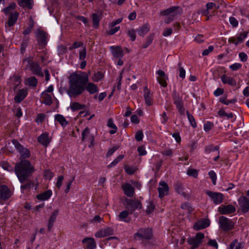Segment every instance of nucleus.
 Segmentation results:
<instances>
[{
  "label": "nucleus",
  "mask_w": 249,
  "mask_h": 249,
  "mask_svg": "<svg viewBox=\"0 0 249 249\" xmlns=\"http://www.w3.org/2000/svg\"><path fill=\"white\" fill-rule=\"evenodd\" d=\"M88 74L84 72L71 74L69 77V88L67 93L71 98H76L81 95L85 89L92 94L98 91L97 86L92 83H88Z\"/></svg>",
  "instance_id": "nucleus-1"
},
{
  "label": "nucleus",
  "mask_w": 249,
  "mask_h": 249,
  "mask_svg": "<svg viewBox=\"0 0 249 249\" xmlns=\"http://www.w3.org/2000/svg\"><path fill=\"white\" fill-rule=\"evenodd\" d=\"M15 171L20 182L29 178L34 172V167L28 160H21L15 166Z\"/></svg>",
  "instance_id": "nucleus-2"
},
{
  "label": "nucleus",
  "mask_w": 249,
  "mask_h": 249,
  "mask_svg": "<svg viewBox=\"0 0 249 249\" xmlns=\"http://www.w3.org/2000/svg\"><path fill=\"white\" fill-rule=\"evenodd\" d=\"M152 236V231L148 228H141L134 234V238L136 240H149Z\"/></svg>",
  "instance_id": "nucleus-3"
},
{
  "label": "nucleus",
  "mask_w": 249,
  "mask_h": 249,
  "mask_svg": "<svg viewBox=\"0 0 249 249\" xmlns=\"http://www.w3.org/2000/svg\"><path fill=\"white\" fill-rule=\"evenodd\" d=\"M23 62L24 63H27V67H29L30 70L32 71L34 74L41 77L43 76V74L39 65L37 63L33 62L32 58H26L23 60Z\"/></svg>",
  "instance_id": "nucleus-4"
},
{
  "label": "nucleus",
  "mask_w": 249,
  "mask_h": 249,
  "mask_svg": "<svg viewBox=\"0 0 249 249\" xmlns=\"http://www.w3.org/2000/svg\"><path fill=\"white\" fill-rule=\"evenodd\" d=\"M218 223L220 228L224 231H228L233 229L234 223L232 220L224 216L219 217Z\"/></svg>",
  "instance_id": "nucleus-5"
},
{
  "label": "nucleus",
  "mask_w": 249,
  "mask_h": 249,
  "mask_svg": "<svg viewBox=\"0 0 249 249\" xmlns=\"http://www.w3.org/2000/svg\"><path fill=\"white\" fill-rule=\"evenodd\" d=\"M174 104L176 105L177 108L180 114L184 115L185 108L183 107L182 98L176 90H174L172 94Z\"/></svg>",
  "instance_id": "nucleus-6"
},
{
  "label": "nucleus",
  "mask_w": 249,
  "mask_h": 249,
  "mask_svg": "<svg viewBox=\"0 0 249 249\" xmlns=\"http://www.w3.org/2000/svg\"><path fill=\"white\" fill-rule=\"evenodd\" d=\"M35 35L38 44L42 48L45 46L47 43V34L38 29L35 32Z\"/></svg>",
  "instance_id": "nucleus-7"
},
{
  "label": "nucleus",
  "mask_w": 249,
  "mask_h": 249,
  "mask_svg": "<svg viewBox=\"0 0 249 249\" xmlns=\"http://www.w3.org/2000/svg\"><path fill=\"white\" fill-rule=\"evenodd\" d=\"M12 143L15 146V148L18 151L21 155V159L28 158L30 156V152L29 150L24 148L22 145H21L18 140L14 139L12 141Z\"/></svg>",
  "instance_id": "nucleus-8"
},
{
  "label": "nucleus",
  "mask_w": 249,
  "mask_h": 249,
  "mask_svg": "<svg viewBox=\"0 0 249 249\" xmlns=\"http://www.w3.org/2000/svg\"><path fill=\"white\" fill-rule=\"evenodd\" d=\"M142 207V203L138 200L126 199V208L130 213H132L136 209H141Z\"/></svg>",
  "instance_id": "nucleus-9"
},
{
  "label": "nucleus",
  "mask_w": 249,
  "mask_h": 249,
  "mask_svg": "<svg viewBox=\"0 0 249 249\" xmlns=\"http://www.w3.org/2000/svg\"><path fill=\"white\" fill-rule=\"evenodd\" d=\"M206 194L212 199L215 205L221 204L224 199V195L222 193L207 191Z\"/></svg>",
  "instance_id": "nucleus-10"
},
{
  "label": "nucleus",
  "mask_w": 249,
  "mask_h": 249,
  "mask_svg": "<svg viewBox=\"0 0 249 249\" xmlns=\"http://www.w3.org/2000/svg\"><path fill=\"white\" fill-rule=\"evenodd\" d=\"M239 209L243 213H246L249 210V200L245 196H242L238 199Z\"/></svg>",
  "instance_id": "nucleus-11"
},
{
  "label": "nucleus",
  "mask_w": 249,
  "mask_h": 249,
  "mask_svg": "<svg viewBox=\"0 0 249 249\" xmlns=\"http://www.w3.org/2000/svg\"><path fill=\"white\" fill-rule=\"evenodd\" d=\"M235 211V207L231 204L221 205L218 208V211L221 214H230L234 213Z\"/></svg>",
  "instance_id": "nucleus-12"
},
{
  "label": "nucleus",
  "mask_w": 249,
  "mask_h": 249,
  "mask_svg": "<svg viewBox=\"0 0 249 249\" xmlns=\"http://www.w3.org/2000/svg\"><path fill=\"white\" fill-rule=\"evenodd\" d=\"M23 182H20L22 183L20 186V189L22 193H28L34 186V182L31 180L29 178H27Z\"/></svg>",
  "instance_id": "nucleus-13"
},
{
  "label": "nucleus",
  "mask_w": 249,
  "mask_h": 249,
  "mask_svg": "<svg viewBox=\"0 0 249 249\" xmlns=\"http://www.w3.org/2000/svg\"><path fill=\"white\" fill-rule=\"evenodd\" d=\"M18 16L19 13L16 11L9 13L8 20L5 23V27L6 29L15 24L17 21Z\"/></svg>",
  "instance_id": "nucleus-14"
},
{
  "label": "nucleus",
  "mask_w": 249,
  "mask_h": 249,
  "mask_svg": "<svg viewBox=\"0 0 249 249\" xmlns=\"http://www.w3.org/2000/svg\"><path fill=\"white\" fill-rule=\"evenodd\" d=\"M81 140L84 141H89L90 142L89 147H91L93 145L94 137L90 133L89 129L86 127L82 132Z\"/></svg>",
  "instance_id": "nucleus-15"
},
{
  "label": "nucleus",
  "mask_w": 249,
  "mask_h": 249,
  "mask_svg": "<svg viewBox=\"0 0 249 249\" xmlns=\"http://www.w3.org/2000/svg\"><path fill=\"white\" fill-rule=\"evenodd\" d=\"M210 220L208 219H201L196 221L194 225L193 228L196 231L205 229L209 226Z\"/></svg>",
  "instance_id": "nucleus-16"
},
{
  "label": "nucleus",
  "mask_w": 249,
  "mask_h": 249,
  "mask_svg": "<svg viewBox=\"0 0 249 249\" xmlns=\"http://www.w3.org/2000/svg\"><path fill=\"white\" fill-rule=\"evenodd\" d=\"M159 196L162 198L164 196L168 194L169 187L167 184L163 181L159 183V187L158 188Z\"/></svg>",
  "instance_id": "nucleus-17"
},
{
  "label": "nucleus",
  "mask_w": 249,
  "mask_h": 249,
  "mask_svg": "<svg viewBox=\"0 0 249 249\" xmlns=\"http://www.w3.org/2000/svg\"><path fill=\"white\" fill-rule=\"evenodd\" d=\"M113 230L109 227H106L99 231L95 234V236L97 238H102L109 236L113 234Z\"/></svg>",
  "instance_id": "nucleus-18"
},
{
  "label": "nucleus",
  "mask_w": 249,
  "mask_h": 249,
  "mask_svg": "<svg viewBox=\"0 0 249 249\" xmlns=\"http://www.w3.org/2000/svg\"><path fill=\"white\" fill-rule=\"evenodd\" d=\"M12 193L10 189L5 185H0V198L2 200L8 199Z\"/></svg>",
  "instance_id": "nucleus-19"
},
{
  "label": "nucleus",
  "mask_w": 249,
  "mask_h": 249,
  "mask_svg": "<svg viewBox=\"0 0 249 249\" xmlns=\"http://www.w3.org/2000/svg\"><path fill=\"white\" fill-rule=\"evenodd\" d=\"M122 187L125 195L130 197L133 196L135 190L131 184L129 183L124 184L122 185Z\"/></svg>",
  "instance_id": "nucleus-20"
},
{
  "label": "nucleus",
  "mask_w": 249,
  "mask_h": 249,
  "mask_svg": "<svg viewBox=\"0 0 249 249\" xmlns=\"http://www.w3.org/2000/svg\"><path fill=\"white\" fill-rule=\"evenodd\" d=\"M27 93V90L25 89L19 90L14 98L15 102L17 103H20L26 97Z\"/></svg>",
  "instance_id": "nucleus-21"
},
{
  "label": "nucleus",
  "mask_w": 249,
  "mask_h": 249,
  "mask_svg": "<svg viewBox=\"0 0 249 249\" xmlns=\"http://www.w3.org/2000/svg\"><path fill=\"white\" fill-rule=\"evenodd\" d=\"M37 142L42 145L46 147L51 142V139L49 138V135L47 133H43L41 134L37 138Z\"/></svg>",
  "instance_id": "nucleus-22"
},
{
  "label": "nucleus",
  "mask_w": 249,
  "mask_h": 249,
  "mask_svg": "<svg viewBox=\"0 0 249 249\" xmlns=\"http://www.w3.org/2000/svg\"><path fill=\"white\" fill-rule=\"evenodd\" d=\"M110 49L114 57L122 58L124 56V52L122 48L119 46H110Z\"/></svg>",
  "instance_id": "nucleus-23"
},
{
  "label": "nucleus",
  "mask_w": 249,
  "mask_h": 249,
  "mask_svg": "<svg viewBox=\"0 0 249 249\" xmlns=\"http://www.w3.org/2000/svg\"><path fill=\"white\" fill-rule=\"evenodd\" d=\"M221 80L224 84H228L231 86H235L236 85L235 80L232 77L228 76L226 74H223L221 76Z\"/></svg>",
  "instance_id": "nucleus-24"
},
{
  "label": "nucleus",
  "mask_w": 249,
  "mask_h": 249,
  "mask_svg": "<svg viewBox=\"0 0 249 249\" xmlns=\"http://www.w3.org/2000/svg\"><path fill=\"white\" fill-rule=\"evenodd\" d=\"M143 95L146 104L148 106H151L152 104V93L147 87L144 88Z\"/></svg>",
  "instance_id": "nucleus-25"
},
{
  "label": "nucleus",
  "mask_w": 249,
  "mask_h": 249,
  "mask_svg": "<svg viewBox=\"0 0 249 249\" xmlns=\"http://www.w3.org/2000/svg\"><path fill=\"white\" fill-rule=\"evenodd\" d=\"M59 210L58 209L55 210L51 214L48 222V230L50 231L53 226V223L55 220L56 217L58 214Z\"/></svg>",
  "instance_id": "nucleus-26"
},
{
  "label": "nucleus",
  "mask_w": 249,
  "mask_h": 249,
  "mask_svg": "<svg viewBox=\"0 0 249 249\" xmlns=\"http://www.w3.org/2000/svg\"><path fill=\"white\" fill-rule=\"evenodd\" d=\"M52 195V191L48 190L47 191H45L42 194L37 195L36 198L40 200H46L50 198Z\"/></svg>",
  "instance_id": "nucleus-27"
},
{
  "label": "nucleus",
  "mask_w": 249,
  "mask_h": 249,
  "mask_svg": "<svg viewBox=\"0 0 249 249\" xmlns=\"http://www.w3.org/2000/svg\"><path fill=\"white\" fill-rule=\"evenodd\" d=\"M41 98H42V103L47 105H51L52 104V99L51 96L46 92H43L41 94Z\"/></svg>",
  "instance_id": "nucleus-28"
},
{
  "label": "nucleus",
  "mask_w": 249,
  "mask_h": 249,
  "mask_svg": "<svg viewBox=\"0 0 249 249\" xmlns=\"http://www.w3.org/2000/svg\"><path fill=\"white\" fill-rule=\"evenodd\" d=\"M82 242L86 244L87 248L89 249H94L96 248V244L93 238H85L83 240Z\"/></svg>",
  "instance_id": "nucleus-29"
},
{
  "label": "nucleus",
  "mask_w": 249,
  "mask_h": 249,
  "mask_svg": "<svg viewBox=\"0 0 249 249\" xmlns=\"http://www.w3.org/2000/svg\"><path fill=\"white\" fill-rule=\"evenodd\" d=\"M150 30V26L148 23H146L141 27L138 30V34L142 36H143L146 34Z\"/></svg>",
  "instance_id": "nucleus-30"
},
{
  "label": "nucleus",
  "mask_w": 249,
  "mask_h": 249,
  "mask_svg": "<svg viewBox=\"0 0 249 249\" xmlns=\"http://www.w3.org/2000/svg\"><path fill=\"white\" fill-rule=\"evenodd\" d=\"M244 246L243 242L238 243L237 240L235 239L231 243L229 249H242Z\"/></svg>",
  "instance_id": "nucleus-31"
},
{
  "label": "nucleus",
  "mask_w": 249,
  "mask_h": 249,
  "mask_svg": "<svg viewBox=\"0 0 249 249\" xmlns=\"http://www.w3.org/2000/svg\"><path fill=\"white\" fill-rule=\"evenodd\" d=\"M18 4L21 7L31 9L32 8L33 0H19Z\"/></svg>",
  "instance_id": "nucleus-32"
},
{
  "label": "nucleus",
  "mask_w": 249,
  "mask_h": 249,
  "mask_svg": "<svg viewBox=\"0 0 249 249\" xmlns=\"http://www.w3.org/2000/svg\"><path fill=\"white\" fill-rule=\"evenodd\" d=\"M25 84L30 87H36L37 84V79L35 76L26 79Z\"/></svg>",
  "instance_id": "nucleus-33"
},
{
  "label": "nucleus",
  "mask_w": 249,
  "mask_h": 249,
  "mask_svg": "<svg viewBox=\"0 0 249 249\" xmlns=\"http://www.w3.org/2000/svg\"><path fill=\"white\" fill-rule=\"evenodd\" d=\"M107 126L112 129L109 131L110 134H115L117 130V127L116 125L113 123V121L112 118H110L107 123Z\"/></svg>",
  "instance_id": "nucleus-34"
},
{
  "label": "nucleus",
  "mask_w": 249,
  "mask_h": 249,
  "mask_svg": "<svg viewBox=\"0 0 249 249\" xmlns=\"http://www.w3.org/2000/svg\"><path fill=\"white\" fill-rule=\"evenodd\" d=\"M55 120L58 121L62 126H65L68 124V122L64 116L60 114H56L55 116Z\"/></svg>",
  "instance_id": "nucleus-35"
},
{
  "label": "nucleus",
  "mask_w": 249,
  "mask_h": 249,
  "mask_svg": "<svg viewBox=\"0 0 249 249\" xmlns=\"http://www.w3.org/2000/svg\"><path fill=\"white\" fill-rule=\"evenodd\" d=\"M92 20L93 21V26L96 28L99 26V21L101 19V18L99 15L96 13L92 14Z\"/></svg>",
  "instance_id": "nucleus-36"
},
{
  "label": "nucleus",
  "mask_w": 249,
  "mask_h": 249,
  "mask_svg": "<svg viewBox=\"0 0 249 249\" xmlns=\"http://www.w3.org/2000/svg\"><path fill=\"white\" fill-rule=\"evenodd\" d=\"M70 107L72 111H75L83 109L85 107V106L75 102L71 104Z\"/></svg>",
  "instance_id": "nucleus-37"
},
{
  "label": "nucleus",
  "mask_w": 249,
  "mask_h": 249,
  "mask_svg": "<svg viewBox=\"0 0 249 249\" xmlns=\"http://www.w3.org/2000/svg\"><path fill=\"white\" fill-rule=\"evenodd\" d=\"M187 242L189 244L195 246V248H197L199 245L201 244L200 242H199L196 240V238L190 237L187 239Z\"/></svg>",
  "instance_id": "nucleus-38"
},
{
  "label": "nucleus",
  "mask_w": 249,
  "mask_h": 249,
  "mask_svg": "<svg viewBox=\"0 0 249 249\" xmlns=\"http://www.w3.org/2000/svg\"><path fill=\"white\" fill-rule=\"evenodd\" d=\"M129 213H130V212L128 210H124V211L121 212L119 215V218H120V220H122V221H124V222H128L129 221H127V220H125L124 219L127 217Z\"/></svg>",
  "instance_id": "nucleus-39"
},
{
  "label": "nucleus",
  "mask_w": 249,
  "mask_h": 249,
  "mask_svg": "<svg viewBox=\"0 0 249 249\" xmlns=\"http://www.w3.org/2000/svg\"><path fill=\"white\" fill-rule=\"evenodd\" d=\"M12 80L14 81V89H16L18 85L21 83V77L18 75H14L12 77Z\"/></svg>",
  "instance_id": "nucleus-40"
},
{
  "label": "nucleus",
  "mask_w": 249,
  "mask_h": 249,
  "mask_svg": "<svg viewBox=\"0 0 249 249\" xmlns=\"http://www.w3.org/2000/svg\"><path fill=\"white\" fill-rule=\"evenodd\" d=\"M186 113H187L188 119L191 125L193 127L195 128L196 126V123L194 117H193V116L192 114H191L189 112V111H187Z\"/></svg>",
  "instance_id": "nucleus-41"
},
{
  "label": "nucleus",
  "mask_w": 249,
  "mask_h": 249,
  "mask_svg": "<svg viewBox=\"0 0 249 249\" xmlns=\"http://www.w3.org/2000/svg\"><path fill=\"white\" fill-rule=\"evenodd\" d=\"M16 7V4L15 3H12L10 5H9L8 6L6 7L4 9L2 10V11L4 12V13H5L6 15L8 14H9L11 10H14Z\"/></svg>",
  "instance_id": "nucleus-42"
},
{
  "label": "nucleus",
  "mask_w": 249,
  "mask_h": 249,
  "mask_svg": "<svg viewBox=\"0 0 249 249\" xmlns=\"http://www.w3.org/2000/svg\"><path fill=\"white\" fill-rule=\"evenodd\" d=\"M28 44V39L27 38H24L20 45V51L21 53H23L25 50Z\"/></svg>",
  "instance_id": "nucleus-43"
},
{
  "label": "nucleus",
  "mask_w": 249,
  "mask_h": 249,
  "mask_svg": "<svg viewBox=\"0 0 249 249\" xmlns=\"http://www.w3.org/2000/svg\"><path fill=\"white\" fill-rule=\"evenodd\" d=\"M79 60H84L86 57L87 50L85 47L79 51Z\"/></svg>",
  "instance_id": "nucleus-44"
},
{
  "label": "nucleus",
  "mask_w": 249,
  "mask_h": 249,
  "mask_svg": "<svg viewBox=\"0 0 249 249\" xmlns=\"http://www.w3.org/2000/svg\"><path fill=\"white\" fill-rule=\"evenodd\" d=\"M219 147L218 146H213L212 145H210L205 147V151L208 153L214 151H218Z\"/></svg>",
  "instance_id": "nucleus-45"
},
{
  "label": "nucleus",
  "mask_w": 249,
  "mask_h": 249,
  "mask_svg": "<svg viewBox=\"0 0 249 249\" xmlns=\"http://www.w3.org/2000/svg\"><path fill=\"white\" fill-rule=\"evenodd\" d=\"M175 188L177 193L180 194H183V186L181 183H176L175 184Z\"/></svg>",
  "instance_id": "nucleus-46"
},
{
  "label": "nucleus",
  "mask_w": 249,
  "mask_h": 249,
  "mask_svg": "<svg viewBox=\"0 0 249 249\" xmlns=\"http://www.w3.org/2000/svg\"><path fill=\"white\" fill-rule=\"evenodd\" d=\"M83 46V43L81 41H75L71 46L69 49L70 50H72L74 49L78 48L79 47H82Z\"/></svg>",
  "instance_id": "nucleus-47"
},
{
  "label": "nucleus",
  "mask_w": 249,
  "mask_h": 249,
  "mask_svg": "<svg viewBox=\"0 0 249 249\" xmlns=\"http://www.w3.org/2000/svg\"><path fill=\"white\" fill-rule=\"evenodd\" d=\"M187 174L189 176L193 177L195 178H196L198 176L197 171L196 170L194 169H188Z\"/></svg>",
  "instance_id": "nucleus-48"
},
{
  "label": "nucleus",
  "mask_w": 249,
  "mask_h": 249,
  "mask_svg": "<svg viewBox=\"0 0 249 249\" xmlns=\"http://www.w3.org/2000/svg\"><path fill=\"white\" fill-rule=\"evenodd\" d=\"M155 209V206L151 201H149L147 205L146 212L147 213H151Z\"/></svg>",
  "instance_id": "nucleus-49"
},
{
  "label": "nucleus",
  "mask_w": 249,
  "mask_h": 249,
  "mask_svg": "<svg viewBox=\"0 0 249 249\" xmlns=\"http://www.w3.org/2000/svg\"><path fill=\"white\" fill-rule=\"evenodd\" d=\"M166 76L163 77H157V80L159 84L163 87H167V84L166 81Z\"/></svg>",
  "instance_id": "nucleus-50"
},
{
  "label": "nucleus",
  "mask_w": 249,
  "mask_h": 249,
  "mask_svg": "<svg viewBox=\"0 0 249 249\" xmlns=\"http://www.w3.org/2000/svg\"><path fill=\"white\" fill-rule=\"evenodd\" d=\"M208 174L212 180L213 184L215 185L216 180V175L215 173L212 170L209 172Z\"/></svg>",
  "instance_id": "nucleus-51"
},
{
  "label": "nucleus",
  "mask_w": 249,
  "mask_h": 249,
  "mask_svg": "<svg viewBox=\"0 0 249 249\" xmlns=\"http://www.w3.org/2000/svg\"><path fill=\"white\" fill-rule=\"evenodd\" d=\"M153 39V36L151 35L147 37L146 42L142 45L143 48L148 47L152 43Z\"/></svg>",
  "instance_id": "nucleus-52"
},
{
  "label": "nucleus",
  "mask_w": 249,
  "mask_h": 249,
  "mask_svg": "<svg viewBox=\"0 0 249 249\" xmlns=\"http://www.w3.org/2000/svg\"><path fill=\"white\" fill-rule=\"evenodd\" d=\"M127 35L129 37H130V39L131 41H133L136 39V34L134 30H129L127 31Z\"/></svg>",
  "instance_id": "nucleus-53"
},
{
  "label": "nucleus",
  "mask_w": 249,
  "mask_h": 249,
  "mask_svg": "<svg viewBox=\"0 0 249 249\" xmlns=\"http://www.w3.org/2000/svg\"><path fill=\"white\" fill-rule=\"evenodd\" d=\"M44 176L46 179L50 180L53 177V174L50 170H47L44 172Z\"/></svg>",
  "instance_id": "nucleus-54"
},
{
  "label": "nucleus",
  "mask_w": 249,
  "mask_h": 249,
  "mask_svg": "<svg viewBox=\"0 0 249 249\" xmlns=\"http://www.w3.org/2000/svg\"><path fill=\"white\" fill-rule=\"evenodd\" d=\"M214 126L213 123L210 122H207L204 125V129L205 131H210Z\"/></svg>",
  "instance_id": "nucleus-55"
},
{
  "label": "nucleus",
  "mask_w": 249,
  "mask_h": 249,
  "mask_svg": "<svg viewBox=\"0 0 249 249\" xmlns=\"http://www.w3.org/2000/svg\"><path fill=\"white\" fill-rule=\"evenodd\" d=\"M229 22L233 27L235 28L238 26V21L235 18L230 17L229 18Z\"/></svg>",
  "instance_id": "nucleus-56"
},
{
  "label": "nucleus",
  "mask_w": 249,
  "mask_h": 249,
  "mask_svg": "<svg viewBox=\"0 0 249 249\" xmlns=\"http://www.w3.org/2000/svg\"><path fill=\"white\" fill-rule=\"evenodd\" d=\"M120 26L110 27V29L108 31H107V33L109 35H112L116 33L120 29Z\"/></svg>",
  "instance_id": "nucleus-57"
},
{
  "label": "nucleus",
  "mask_w": 249,
  "mask_h": 249,
  "mask_svg": "<svg viewBox=\"0 0 249 249\" xmlns=\"http://www.w3.org/2000/svg\"><path fill=\"white\" fill-rule=\"evenodd\" d=\"M103 77V74L101 72L98 71L97 73H95L93 77V80L95 82H98Z\"/></svg>",
  "instance_id": "nucleus-58"
},
{
  "label": "nucleus",
  "mask_w": 249,
  "mask_h": 249,
  "mask_svg": "<svg viewBox=\"0 0 249 249\" xmlns=\"http://www.w3.org/2000/svg\"><path fill=\"white\" fill-rule=\"evenodd\" d=\"M247 32H244L243 33L240 34L237 37V39L241 43L242 42L244 39L247 37L248 35Z\"/></svg>",
  "instance_id": "nucleus-59"
},
{
  "label": "nucleus",
  "mask_w": 249,
  "mask_h": 249,
  "mask_svg": "<svg viewBox=\"0 0 249 249\" xmlns=\"http://www.w3.org/2000/svg\"><path fill=\"white\" fill-rule=\"evenodd\" d=\"M119 145H115L112 148L109 149L107 154V156L108 157L113 154V153L119 148Z\"/></svg>",
  "instance_id": "nucleus-60"
},
{
  "label": "nucleus",
  "mask_w": 249,
  "mask_h": 249,
  "mask_svg": "<svg viewBox=\"0 0 249 249\" xmlns=\"http://www.w3.org/2000/svg\"><path fill=\"white\" fill-rule=\"evenodd\" d=\"M178 66L179 67L178 69L179 72V77L182 79H184L185 77V71L183 67L180 66V63L178 64Z\"/></svg>",
  "instance_id": "nucleus-61"
},
{
  "label": "nucleus",
  "mask_w": 249,
  "mask_h": 249,
  "mask_svg": "<svg viewBox=\"0 0 249 249\" xmlns=\"http://www.w3.org/2000/svg\"><path fill=\"white\" fill-rule=\"evenodd\" d=\"M33 27H34L33 23H32L30 24L29 26L28 27H27V28H26L24 30V31L23 32V34L25 36L29 34L31 32V31L32 30V29L33 28Z\"/></svg>",
  "instance_id": "nucleus-62"
},
{
  "label": "nucleus",
  "mask_w": 249,
  "mask_h": 249,
  "mask_svg": "<svg viewBox=\"0 0 249 249\" xmlns=\"http://www.w3.org/2000/svg\"><path fill=\"white\" fill-rule=\"evenodd\" d=\"M143 136L142 132L141 130L138 131L135 135V139L138 142L141 141L142 140Z\"/></svg>",
  "instance_id": "nucleus-63"
},
{
  "label": "nucleus",
  "mask_w": 249,
  "mask_h": 249,
  "mask_svg": "<svg viewBox=\"0 0 249 249\" xmlns=\"http://www.w3.org/2000/svg\"><path fill=\"white\" fill-rule=\"evenodd\" d=\"M241 64L239 63H235L230 66V68L232 71H236L241 68Z\"/></svg>",
  "instance_id": "nucleus-64"
}]
</instances>
